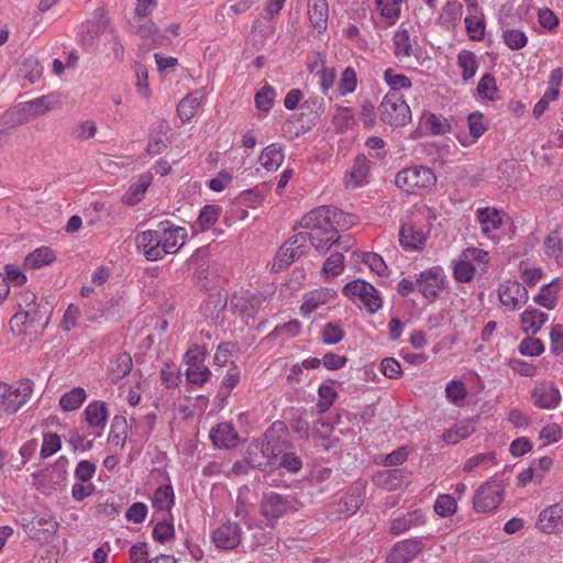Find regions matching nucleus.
<instances>
[{
  "mask_svg": "<svg viewBox=\"0 0 563 563\" xmlns=\"http://www.w3.org/2000/svg\"><path fill=\"white\" fill-rule=\"evenodd\" d=\"M435 174L426 166L404 168L395 176V185L408 194L429 192L435 186Z\"/></svg>",
  "mask_w": 563,
  "mask_h": 563,
  "instance_id": "obj_1",
  "label": "nucleus"
},
{
  "mask_svg": "<svg viewBox=\"0 0 563 563\" xmlns=\"http://www.w3.org/2000/svg\"><path fill=\"white\" fill-rule=\"evenodd\" d=\"M33 386V382L27 378L14 384L0 382V411L5 415L18 412L30 400Z\"/></svg>",
  "mask_w": 563,
  "mask_h": 563,
  "instance_id": "obj_2",
  "label": "nucleus"
},
{
  "mask_svg": "<svg viewBox=\"0 0 563 563\" xmlns=\"http://www.w3.org/2000/svg\"><path fill=\"white\" fill-rule=\"evenodd\" d=\"M429 234L427 217L420 211H411L399 231V242L407 251L421 250Z\"/></svg>",
  "mask_w": 563,
  "mask_h": 563,
  "instance_id": "obj_3",
  "label": "nucleus"
},
{
  "mask_svg": "<svg viewBox=\"0 0 563 563\" xmlns=\"http://www.w3.org/2000/svg\"><path fill=\"white\" fill-rule=\"evenodd\" d=\"M380 120L394 128L408 124L411 120V110L400 92H387L378 106Z\"/></svg>",
  "mask_w": 563,
  "mask_h": 563,
  "instance_id": "obj_4",
  "label": "nucleus"
},
{
  "mask_svg": "<svg viewBox=\"0 0 563 563\" xmlns=\"http://www.w3.org/2000/svg\"><path fill=\"white\" fill-rule=\"evenodd\" d=\"M343 294L371 314L377 312L383 305L379 291L372 284L363 279L347 283L343 288Z\"/></svg>",
  "mask_w": 563,
  "mask_h": 563,
  "instance_id": "obj_5",
  "label": "nucleus"
},
{
  "mask_svg": "<svg viewBox=\"0 0 563 563\" xmlns=\"http://www.w3.org/2000/svg\"><path fill=\"white\" fill-rule=\"evenodd\" d=\"M291 510L292 504L289 496L275 492L263 494L260 501V514L265 518L266 526L271 529H274L277 521Z\"/></svg>",
  "mask_w": 563,
  "mask_h": 563,
  "instance_id": "obj_6",
  "label": "nucleus"
},
{
  "mask_svg": "<svg viewBox=\"0 0 563 563\" xmlns=\"http://www.w3.org/2000/svg\"><path fill=\"white\" fill-rule=\"evenodd\" d=\"M503 499V484L497 479H490L477 488L473 497V506L477 512H489L497 509Z\"/></svg>",
  "mask_w": 563,
  "mask_h": 563,
  "instance_id": "obj_7",
  "label": "nucleus"
},
{
  "mask_svg": "<svg viewBox=\"0 0 563 563\" xmlns=\"http://www.w3.org/2000/svg\"><path fill=\"white\" fill-rule=\"evenodd\" d=\"M308 234L306 232H299L285 242L278 250L274 262L273 269L279 272L288 267L297 258L305 254Z\"/></svg>",
  "mask_w": 563,
  "mask_h": 563,
  "instance_id": "obj_8",
  "label": "nucleus"
},
{
  "mask_svg": "<svg viewBox=\"0 0 563 563\" xmlns=\"http://www.w3.org/2000/svg\"><path fill=\"white\" fill-rule=\"evenodd\" d=\"M418 291L429 301H434L446 286V275L441 266H432L416 278Z\"/></svg>",
  "mask_w": 563,
  "mask_h": 563,
  "instance_id": "obj_9",
  "label": "nucleus"
},
{
  "mask_svg": "<svg viewBox=\"0 0 563 563\" xmlns=\"http://www.w3.org/2000/svg\"><path fill=\"white\" fill-rule=\"evenodd\" d=\"M497 295L501 306L508 311H517L529 300L527 288L518 280L508 279L498 285Z\"/></svg>",
  "mask_w": 563,
  "mask_h": 563,
  "instance_id": "obj_10",
  "label": "nucleus"
},
{
  "mask_svg": "<svg viewBox=\"0 0 563 563\" xmlns=\"http://www.w3.org/2000/svg\"><path fill=\"white\" fill-rule=\"evenodd\" d=\"M157 239L162 249V258L166 254H175L184 245L187 231L183 227L174 225L169 221H162L157 224Z\"/></svg>",
  "mask_w": 563,
  "mask_h": 563,
  "instance_id": "obj_11",
  "label": "nucleus"
},
{
  "mask_svg": "<svg viewBox=\"0 0 563 563\" xmlns=\"http://www.w3.org/2000/svg\"><path fill=\"white\" fill-rule=\"evenodd\" d=\"M530 401L539 409H555L561 401V393L553 382H536L530 393Z\"/></svg>",
  "mask_w": 563,
  "mask_h": 563,
  "instance_id": "obj_12",
  "label": "nucleus"
},
{
  "mask_svg": "<svg viewBox=\"0 0 563 563\" xmlns=\"http://www.w3.org/2000/svg\"><path fill=\"white\" fill-rule=\"evenodd\" d=\"M242 540V529L234 521H227L212 532V542L218 549L233 550Z\"/></svg>",
  "mask_w": 563,
  "mask_h": 563,
  "instance_id": "obj_13",
  "label": "nucleus"
},
{
  "mask_svg": "<svg viewBox=\"0 0 563 563\" xmlns=\"http://www.w3.org/2000/svg\"><path fill=\"white\" fill-rule=\"evenodd\" d=\"M537 528L548 534L563 532V501L543 509L538 517Z\"/></svg>",
  "mask_w": 563,
  "mask_h": 563,
  "instance_id": "obj_14",
  "label": "nucleus"
},
{
  "mask_svg": "<svg viewBox=\"0 0 563 563\" xmlns=\"http://www.w3.org/2000/svg\"><path fill=\"white\" fill-rule=\"evenodd\" d=\"M368 177L369 161L365 155L360 154L354 158L351 168L345 173L343 184L346 189L353 190L365 186L368 183Z\"/></svg>",
  "mask_w": 563,
  "mask_h": 563,
  "instance_id": "obj_15",
  "label": "nucleus"
},
{
  "mask_svg": "<svg viewBox=\"0 0 563 563\" xmlns=\"http://www.w3.org/2000/svg\"><path fill=\"white\" fill-rule=\"evenodd\" d=\"M335 296L336 291L327 287L313 289L305 294L299 308L301 316L309 318L312 312L331 302Z\"/></svg>",
  "mask_w": 563,
  "mask_h": 563,
  "instance_id": "obj_16",
  "label": "nucleus"
},
{
  "mask_svg": "<svg viewBox=\"0 0 563 563\" xmlns=\"http://www.w3.org/2000/svg\"><path fill=\"white\" fill-rule=\"evenodd\" d=\"M262 292L253 294L249 290L235 292L230 300V308L243 316L254 317L263 303Z\"/></svg>",
  "mask_w": 563,
  "mask_h": 563,
  "instance_id": "obj_17",
  "label": "nucleus"
},
{
  "mask_svg": "<svg viewBox=\"0 0 563 563\" xmlns=\"http://www.w3.org/2000/svg\"><path fill=\"white\" fill-rule=\"evenodd\" d=\"M423 549L420 539H406L394 544L387 561L388 563H408L413 560Z\"/></svg>",
  "mask_w": 563,
  "mask_h": 563,
  "instance_id": "obj_18",
  "label": "nucleus"
},
{
  "mask_svg": "<svg viewBox=\"0 0 563 563\" xmlns=\"http://www.w3.org/2000/svg\"><path fill=\"white\" fill-rule=\"evenodd\" d=\"M466 122L468 133L460 132L456 134L457 141L464 147H468L475 144L487 130L484 115L478 111L470 113L467 115Z\"/></svg>",
  "mask_w": 563,
  "mask_h": 563,
  "instance_id": "obj_19",
  "label": "nucleus"
},
{
  "mask_svg": "<svg viewBox=\"0 0 563 563\" xmlns=\"http://www.w3.org/2000/svg\"><path fill=\"white\" fill-rule=\"evenodd\" d=\"M85 420L92 429L95 438L101 437L108 421V410L103 401H92L84 410Z\"/></svg>",
  "mask_w": 563,
  "mask_h": 563,
  "instance_id": "obj_20",
  "label": "nucleus"
},
{
  "mask_svg": "<svg viewBox=\"0 0 563 563\" xmlns=\"http://www.w3.org/2000/svg\"><path fill=\"white\" fill-rule=\"evenodd\" d=\"M157 229L142 231L135 236L136 249L147 261L154 262L162 260V249L157 239Z\"/></svg>",
  "mask_w": 563,
  "mask_h": 563,
  "instance_id": "obj_21",
  "label": "nucleus"
},
{
  "mask_svg": "<svg viewBox=\"0 0 563 563\" xmlns=\"http://www.w3.org/2000/svg\"><path fill=\"white\" fill-rule=\"evenodd\" d=\"M562 290L563 278H553L550 283L542 285L539 292L533 297V302L548 310H553Z\"/></svg>",
  "mask_w": 563,
  "mask_h": 563,
  "instance_id": "obj_22",
  "label": "nucleus"
},
{
  "mask_svg": "<svg viewBox=\"0 0 563 563\" xmlns=\"http://www.w3.org/2000/svg\"><path fill=\"white\" fill-rule=\"evenodd\" d=\"M549 314L540 309L529 306L520 314V328L523 333L536 335L548 322Z\"/></svg>",
  "mask_w": 563,
  "mask_h": 563,
  "instance_id": "obj_23",
  "label": "nucleus"
},
{
  "mask_svg": "<svg viewBox=\"0 0 563 563\" xmlns=\"http://www.w3.org/2000/svg\"><path fill=\"white\" fill-rule=\"evenodd\" d=\"M476 220L481 225L482 233L489 239L495 238V233L503 224L500 212L496 208H478L476 210Z\"/></svg>",
  "mask_w": 563,
  "mask_h": 563,
  "instance_id": "obj_24",
  "label": "nucleus"
},
{
  "mask_svg": "<svg viewBox=\"0 0 563 563\" xmlns=\"http://www.w3.org/2000/svg\"><path fill=\"white\" fill-rule=\"evenodd\" d=\"M308 19L318 33H323L328 27L329 5L327 0H308Z\"/></svg>",
  "mask_w": 563,
  "mask_h": 563,
  "instance_id": "obj_25",
  "label": "nucleus"
},
{
  "mask_svg": "<svg viewBox=\"0 0 563 563\" xmlns=\"http://www.w3.org/2000/svg\"><path fill=\"white\" fill-rule=\"evenodd\" d=\"M56 99L52 95L42 96L35 98L33 100L21 103L20 111L24 115V120L27 121L32 118H36L42 115L52 109H54L56 104Z\"/></svg>",
  "mask_w": 563,
  "mask_h": 563,
  "instance_id": "obj_26",
  "label": "nucleus"
},
{
  "mask_svg": "<svg viewBox=\"0 0 563 563\" xmlns=\"http://www.w3.org/2000/svg\"><path fill=\"white\" fill-rule=\"evenodd\" d=\"M210 439L217 448L233 449L238 445L239 434L231 423L222 422L211 429Z\"/></svg>",
  "mask_w": 563,
  "mask_h": 563,
  "instance_id": "obj_27",
  "label": "nucleus"
},
{
  "mask_svg": "<svg viewBox=\"0 0 563 563\" xmlns=\"http://www.w3.org/2000/svg\"><path fill=\"white\" fill-rule=\"evenodd\" d=\"M327 206L318 207L306 213L299 224L303 229L311 230L310 233L329 231V218Z\"/></svg>",
  "mask_w": 563,
  "mask_h": 563,
  "instance_id": "obj_28",
  "label": "nucleus"
},
{
  "mask_svg": "<svg viewBox=\"0 0 563 563\" xmlns=\"http://www.w3.org/2000/svg\"><path fill=\"white\" fill-rule=\"evenodd\" d=\"M374 482L386 490H396L408 483V473L401 468H390L378 472Z\"/></svg>",
  "mask_w": 563,
  "mask_h": 563,
  "instance_id": "obj_29",
  "label": "nucleus"
},
{
  "mask_svg": "<svg viewBox=\"0 0 563 563\" xmlns=\"http://www.w3.org/2000/svg\"><path fill=\"white\" fill-rule=\"evenodd\" d=\"M205 95L197 90L185 96L177 106V114L183 122L192 119L205 102Z\"/></svg>",
  "mask_w": 563,
  "mask_h": 563,
  "instance_id": "obj_30",
  "label": "nucleus"
},
{
  "mask_svg": "<svg viewBox=\"0 0 563 563\" xmlns=\"http://www.w3.org/2000/svg\"><path fill=\"white\" fill-rule=\"evenodd\" d=\"M463 15V5L457 0L448 1L438 16V24L445 30H454Z\"/></svg>",
  "mask_w": 563,
  "mask_h": 563,
  "instance_id": "obj_31",
  "label": "nucleus"
},
{
  "mask_svg": "<svg viewBox=\"0 0 563 563\" xmlns=\"http://www.w3.org/2000/svg\"><path fill=\"white\" fill-rule=\"evenodd\" d=\"M426 521L424 515L421 510L417 509L409 511L400 517L394 518L390 521L389 530L393 534H401L411 528L422 526Z\"/></svg>",
  "mask_w": 563,
  "mask_h": 563,
  "instance_id": "obj_32",
  "label": "nucleus"
},
{
  "mask_svg": "<svg viewBox=\"0 0 563 563\" xmlns=\"http://www.w3.org/2000/svg\"><path fill=\"white\" fill-rule=\"evenodd\" d=\"M153 176L150 173L140 175L139 179L132 184L122 196V202L128 206L137 205L143 198L152 183Z\"/></svg>",
  "mask_w": 563,
  "mask_h": 563,
  "instance_id": "obj_33",
  "label": "nucleus"
},
{
  "mask_svg": "<svg viewBox=\"0 0 563 563\" xmlns=\"http://www.w3.org/2000/svg\"><path fill=\"white\" fill-rule=\"evenodd\" d=\"M132 369V357L128 353H119L110 361L108 374L112 383L117 384Z\"/></svg>",
  "mask_w": 563,
  "mask_h": 563,
  "instance_id": "obj_34",
  "label": "nucleus"
},
{
  "mask_svg": "<svg viewBox=\"0 0 563 563\" xmlns=\"http://www.w3.org/2000/svg\"><path fill=\"white\" fill-rule=\"evenodd\" d=\"M175 505V494L172 484L158 486L152 496V506L157 511L169 512Z\"/></svg>",
  "mask_w": 563,
  "mask_h": 563,
  "instance_id": "obj_35",
  "label": "nucleus"
},
{
  "mask_svg": "<svg viewBox=\"0 0 563 563\" xmlns=\"http://www.w3.org/2000/svg\"><path fill=\"white\" fill-rule=\"evenodd\" d=\"M284 158L285 154L282 145L273 143L262 151L260 163L266 170L274 172L283 164Z\"/></svg>",
  "mask_w": 563,
  "mask_h": 563,
  "instance_id": "obj_36",
  "label": "nucleus"
},
{
  "mask_svg": "<svg viewBox=\"0 0 563 563\" xmlns=\"http://www.w3.org/2000/svg\"><path fill=\"white\" fill-rule=\"evenodd\" d=\"M497 454L493 451L475 454L468 457L463 464L465 473H472L476 470H489L497 465Z\"/></svg>",
  "mask_w": 563,
  "mask_h": 563,
  "instance_id": "obj_37",
  "label": "nucleus"
},
{
  "mask_svg": "<svg viewBox=\"0 0 563 563\" xmlns=\"http://www.w3.org/2000/svg\"><path fill=\"white\" fill-rule=\"evenodd\" d=\"M56 260L54 251L48 246H41L30 253L24 260V267L37 269L52 264Z\"/></svg>",
  "mask_w": 563,
  "mask_h": 563,
  "instance_id": "obj_38",
  "label": "nucleus"
},
{
  "mask_svg": "<svg viewBox=\"0 0 563 563\" xmlns=\"http://www.w3.org/2000/svg\"><path fill=\"white\" fill-rule=\"evenodd\" d=\"M329 231L347 230L355 223V217L338 208L327 206Z\"/></svg>",
  "mask_w": 563,
  "mask_h": 563,
  "instance_id": "obj_39",
  "label": "nucleus"
},
{
  "mask_svg": "<svg viewBox=\"0 0 563 563\" xmlns=\"http://www.w3.org/2000/svg\"><path fill=\"white\" fill-rule=\"evenodd\" d=\"M465 30L472 41H483L485 37L486 21L483 12L467 14L464 19Z\"/></svg>",
  "mask_w": 563,
  "mask_h": 563,
  "instance_id": "obj_40",
  "label": "nucleus"
},
{
  "mask_svg": "<svg viewBox=\"0 0 563 563\" xmlns=\"http://www.w3.org/2000/svg\"><path fill=\"white\" fill-rule=\"evenodd\" d=\"M407 0H375L376 9L380 16L388 21V24H395L401 14V4Z\"/></svg>",
  "mask_w": 563,
  "mask_h": 563,
  "instance_id": "obj_41",
  "label": "nucleus"
},
{
  "mask_svg": "<svg viewBox=\"0 0 563 563\" xmlns=\"http://www.w3.org/2000/svg\"><path fill=\"white\" fill-rule=\"evenodd\" d=\"M474 432V427L468 421H461L455 423L450 429L442 433V440L449 445H454L460 441L466 439Z\"/></svg>",
  "mask_w": 563,
  "mask_h": 563,
  "instance_id": "obj_42",
  "label": "nucleus"
},
{
  "mask_svg": "<svg viewBox=\"0 0 563 563\" xmlns=\"http://www.w3.org/2000/svg\"><path fill=\"white\" fill-rule=\"evenodd\" d=\"M393 42L395 47L394 53L397 58L402 59L412 55V45L415 41L411 40L408 30L399 29L394 34Z\"/></svg>",
  "mask_w": 563,
  "mask_h": 563,
  "instance_id": "obj_43",
  "label": "nucleus"
},
{
  "mask_svg": "<svg viewBox=\"0 0 563 563\" xmlns=\"http://www.w3.org/2000/svg\"><path fill=\"white\" fill-rule=\"evenodd\" d=\"M306 233L309 236L308 241H310L314 249L321 254L328 252L330 247L340 240V236L336 235V231Z\"/></svg>",
  "mask_w": 563,
  "mask_h": 563,
  "instance_id": "obj_44",
  "label": "nucleus"
},
{
  "mask_svg": "<svg viewBox=\"0 0 563 563\" xmlns=\"http://www.w3.org/2000/svg\"><path fill=\"white\" fill-rule=\"evenodd\" d=\"M87 398L86 390L81 387H74L65 393L60 399L59 405L65 411H73L78 409Z\"/></svg>",
  "mask_w": 563,
  "mask_h": 563,
  "instance_id": "obj_45",
  "label": "nucleus"
},
{
  "mask_svg": "<svg viewBox=\"0 0 563 563\" xmlns=\"http://www.w3.org/2000/svg\"><path fill=\"white\" fill-rule=\"evenodd\" d=\"M457 65L462 69V78L464 80L473 78L478 68L476 55L473 52L466 49H463L459 53Z\"/></svg>",
  "mask_w": 563,
  "mask_h": 563,
  "instance_id": "obj_46",
  "label": "nucleus"
},
{
  "mask_svg": "<svg viewBox=\"0 0 563 563\" xmlns=\"http://www.w3.org/2000/svg\"><path fill=\"white\" fill-rule=\"evenodd\" d=\"M503 42L511 51H519L528 44L527 34L519 29H505L501 34Z\"/></svg>",
  "mask_w": 563,
  "mask_h": 563,
  "instance_id": "obj_47",
  "label": "nucleus"
},
{
  "mask_svg": "<svg viewBox=\"0 0 563 563\" xmlns=\"http://www.w3.org/2000/svg\"><path fill=\"white\" fill-rule=\"evenodd\" d=\"M467 396L465 384L459 379L450 380L445 386V397L453 405L461 407Z\"/></svg>",
  "mask_w": 563,
  "mask_h": 563,
  "instance_id": "obj_48",
  "label": "nucleus"
},
{
  "mask_svg": "<svg viewBox=\"0 0 563 563\" xmlns=\"http://www.w3.org/2000/svg\"><path fill=\"white\" fill-rule=\"evenodd\" d=\"M211 375V371L205 363L187 365L186 377L190 384L202 386L210 379Z\"/></svg>",
  "mask_w": 563,
  "mask_h": 563,
  "instance_id": "obj_49",
  "label": "nucleus"
},
{
  "mask_svg": "<svg viewBox=\"0 0 563 563\" xmlns=\"http://www.w3.org/2000/svg\"><path fill=\"white\" fill-rule=\"evenodd\" d=\"M477 268L461 254L453 266V276L460 283H468L473 279Z\"/></svg>",
  "mask_w": 563,
  "mask_h": 563,
  "instance_id": "obj_50",
  "label": "nucleus"
},
{
  "mask_svg": "<svg viewBox=\"0 0 563 563\" xmlns=\"http://www.w3.org/2000/svg\"><path fill=\"white\" fill-rule=\"evenodd\" d=\"M40 319V316L36 314V311L31 310H19L12 316L10 319V328L13 333L22 334L24 331V327L27 322H36Z\"/></svg>",
  "mask_w": 563,
  "mask_h": 563,
  "instance_id": "obj_51",
  "label": "nucleus"
},
{
  "mask_svg": "<svg viewBox=\"0 0 563 563\" xmlns=\"http://www.w3.org/2000/svg\"><path fill=\"white\" fill-rule=\"evenodd\" d=\"M384 80L390 88L388 92H400L401 89H410L412 86L409 77L397 74L390 68L384 71Z\"/></svg>",
  "mask_w": 563,
  "mask_h": 563,
  "instance_id": "obj_52",
  "label": "nucleus"
},
{
  "mask_svg": "<svg viewBox=\"0 0 563 563\" xmlns=\"http://www.w3.org/2000/svg\"><path fill=\"white\" fill-rule=\"evenodd\" d=\"M333 124L340 133L346 132L354 124V111L349 107H338L333 115Z\"/></svg>",
  "mask_w": 563,
  "mask_h": 563,
  "instance_id": "obj_53",
  "label": "nucleus"
},
{
  "mask_svg": "<svg viewBox=\"0 0 563 563\" xmlns=\"http://www.w3.org/2000/svg\"><path fill=\"white\" fill-rule=\"evenodd\" d=\"M220 216V208L214 205L205 206L199 213V217L196 221V225L198 227V231H206L212 224H214Z\"/></svg>",
  "mask_w": 563,
  "mask_h": 563,
  "instance_id": "obj_54",
  "label": "nucleus"
},
{
  "mask_svg": "<svg viewBox=\"0 0 563 563\" xmlns=\"http://www.w3.org/2000/svg\"><path fill=\"white\" fill-rule=\"evenodd\" d=\"M126 421L124 417L115 416L111 423V431L109 434V442L112 445L118 448H122L125 443L126 434H125Z\"/></svg>",
  "mask_w": 563,
  "mask_h": 563,
  "instance_id": "obj_55",
  "label": "nucleus"
},
{
  "mask_svg": "<svg viewBox=\"0 0 563 563\" xmlns=\"http://www.w3.org/2000/svg\"><path fill=\"white\" fill-rule=\"evenodd\" d=\"M344 256L342 253H332L322 266V274L327 277L339 276L344 268Z\"/></svg>",
  "mask_w": 563,
  "mask_h": 563,
  "instance_id": "obj_56",
  "label": "nucleus"
},
{
  "mask_svg": "<svg viewBox=\"0 0 563 563\" xmlns=\"http://www.w3.org/2000/svg\"><path fill=\"white\" fill-rule=\"evenodd\" d=\"M456 499L448 494L438 496L434 501L433 509L441 517H449L456 511Z\"/></svg>",
  "mask_w": 563,
  "mask_h": 563,
  "instance_id": "obj_57",
  "label": "nucleus"
},
{
  "mask_svg": "<svg viewBox=\"0 0 563 563\" xmlns=\"http://www.w3.org/2000/svg\"><path fill=\"white\" fill-rule=\"evenodd\" d=\"M357 87L356 71L352 67H346L339 81V92L341 96H346L355 91Z\"/></svg>",
  "mask_w": 563,
  "mask_h": 563,
  "instance_id": "obj_58",
  "label": "nucleus"
},
{
  "mask_svg": "<svg viewBox=\"0 0 563 563\" xmlns=\"http://www.w3.org/2000/svg\"><path fill=\"white\" fill-rule=\"evenodd\" d=\"M544 350L545 347L542 341L533 336L523 339L518 346V351L521 355L530 357L541 355Z\"/></svg>",
  "mask_w": 563,
  "mask_h": 563,
  "instance_id": "obj_59",
  "label": "nucleus"
},
{
  "mask_svg": "<svg viewBox=\"0 0 563 563\" xmlns=\"http://www.w3.org/2000/svg\"><path fill=\"white\" fill-rule=\"evenodd\" d=\"M477 92L483 99H497V86L495 77L490 74H485L477 85Z\"/></svg>",
  "mask_w": 563,
  "mask_h": 563,
  "instance_id": "obj_60",
  "label": "nucleus"
},
{
  "mask_svg": "<svg viewBox=\"0 0 563 563\" xmlns=\"http://www.w3.org/2000/svg\"><path fill=\"white\" fill-rule=\"evenodd\" d=\"M545 253L563 266V238L550 235L544 240Z\"/></svg>",
  "mask_w": 563,
  "mask_h": 563,
  "instance_id": "obj_61",
  "label": "nucleus"
},
{
  "mask_svg": "<svg viewBox=\"0 0 563 563\" xmlns=\"http://www.w3.org/2000/svg\"><path fill=\"white\" fill-rule=\"evenodd\" d=\"M153 538L159 543H166L174 538V523L168 520L158 521L153 528Z\"/></svg>",
  "mask_w": 563,
  "mask_h": 563,
  "instance_id": "obj_62",
  "label": "nucleus"
},
{
  "mask_svg": "<svg viewBox=\"0 0 563 563\" xmlns=\"http://www.w3.org/2000/svg\"><path fill=\"white\" fill-rule=\"evenodd\" d=\"M62 448L60 438L56 433H45L40 451L42 459H47L59 451Z\"/></svg>",
  "mask_w": 563,
  "mask_h": 563,
  "instance_id": "obj_63",
  "label": "nucleus"
},
{
  "mask_svg": "<svg viewBox=\"0 0 563 563\" xmlns=\"http://www.w3.org/2000/svg\"><path fill=\"white\" fill-rule=\"evenodd\" d=\"M426 125L433 135H443L451 131L449 121L437 114H429L426 119Z\"/></svg>",
  "mask_w": 563,
  "mask_h": 563,
  "instance_id": "obj_64",
  "label": "nucleus"
}]
</instances>
